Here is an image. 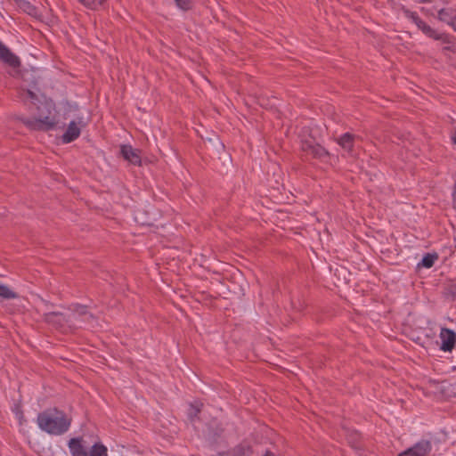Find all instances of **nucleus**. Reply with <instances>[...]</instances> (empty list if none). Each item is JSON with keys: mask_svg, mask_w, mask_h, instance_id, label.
I'll return each instance as SVG.
<instances>
[{"mask_svg": "<svg viewBox=\"0 0 456 456\" xmlns=\"http://www.w3.org/2000/svg\"><path fill=\"white\" fill-rule=\"evenodd\" d=\"M20 97L26 103H30L28 109L31 112H33L34 110H37L33 118H19L28 128L47 132L56 126L58 122L53 115L54 106L51 101L45 100L41 102L37 94L30 90L23 91L20 94Z\"/></svg>", "mask_w": 456, "mask_h": 456, "instance_id": "obj_1", "label": "nucleus"}, {"mask_svg": "<svg viewBox=\"0 0 456 456\" xmlns=\"http://www.w3.org/2000/svg\"><path fill=\"white\" fill-rule=\"evenodd\" d=\"M37 423L39 428L52 436L65 434L71 425V419L57 408H49L38 413Z\"/></svg>", "mask_w": 456, "mask_h": 456, "instance_id": "obj_2", "label": "nucleus"}, {"mask_svg": "<svg viewBox=\"0 0 456 456\" xmlns=\"http://www.w3.org/2000/svg\"><path fill=\"white\" fill-rule=\"evenodd\" d=\"M43 320L47 324L52 325L56 330L61 331H67L77 328L71 315L61 312L45 313L43 314Z\"/></svg>", "mask_w": 456, "mask_h": 456, "instance_id": "obj_3", "label": "nucleus"}, {"mask_svg": "<svg viewBox=\"0 0 456 456\" xmlns=\"http://www.w3.org/2000/svg\"><path fill=\"white\" fill-rule=\"evenodd\" d=\"M301 150L306 155L323 162H325L330 157L329 151L321 144L317 143L314 138L302 141Z\"/></svg>", "mask_w": 456, "mask_h": 456, "instance_id": "obj_4", "label": "nucleus"}, {"mask_svg": "<svg viewBox=\"0 0 456 456\" xmlns=\"http://www.w3.org/2000/svg\"><path fill=\"white\" fill-rule=\"evenodd\" d=\"M86 123L84 122L82 118H79L77 121H71L64 134L61 135V141L63 143H69L77 139L81 134V128L85 127Z\"/></svg>", "mask_w": 456, "mask_h": 456, "instance_id": "obj_5", "label": "nucleus"}, {"mask_svg": "<svg viewBox=\"0 0 456 456\" xmlns=\"http://www.w3.org/2000/svg\"><path fill=\"white\" fill-rule=\"evenodd\" d=\"M432 444L428 440H421L411 448L401 452L398 456H428Z\"/></svg>", "mask_w": 456, "mask_h": 456, "instance_id": "obj_6", "label": "nucleus"}, {"mask_svg": "<svg viewBox=\"0 0 456 456\" xmlns=\"http://www.w3.org/2000/svg\"><path fill=\"white\" fill-rule=\"evenodd\" d=\"M439 338L442 341L440 349L452 352L456 346V332L449 328H441Z\"/></svg>", "mask_w": 456, "mask_h": 456, "instance_id": "obj_7", "label": "nucleus"}, {"mask_svg": "<svg viewBox=\"0 0 456 456\" xmlns=\"http://www.w3.org/2000/svg\"><path fill=\"white\" fill-rule=\"evenodd\" d=\"M427 37L435 40L442 41L444 44H452V37L446 33H438L436 29L428 25L424 20L417 26Z\"/></svg>", "mask_w": 456, "mask_h": 456, "instance_id": "obj_8", "label": "nucleus"}, {"mask_svg": "<svg viewBox=\"0 0 456 456\" xmlns=\"http://www.w3.org/2000/svg\"><path fill=\"white\" fill-rule=\"evenodd\" d=\"M0 60L12 68L20 66V58L0 41Z\"/></svg>", "mask_w": 456, "mask_h": 456, "instance_id": "obj_9", "label": "nucleus"}, {"mask_svg": "<svg viewBox=\"0 0 456 456\" xmlns=\"http://www.w3.org/2000/svg\"><path fill=\"white\" fill-rule=\"evenodd\" d=\"M437 19L454 29L456 25V8L451 6L442 8L437 12Z\"/></svg>", "mask_w": 456, "mask_h": 456, "instance_id": "obj_10", "label": "nucleus"}, {"mask_svg": "<svg viewBox=\"0 0 456 456\" xmlns=\"http://www.w3.org/2000/svg\"><path fill=\"white\" fill-rule=\"evenodd\" d=\"M120 153L126 160L129 161L133 165H141L142 159L139 150L134 149L131 145H122Z\"/></svg>", "mask_w": 456, "mask_h": 456, "instance_id": "obj_11", "label": "nucleus"}, {"mask_svg": "<svg viewBox=\"0 0 456 456\" xmlns=\"http://www.w3.org/2000/svg\"><path fill=\"white\" fill-rule=\"evenodd\" d=\"M68 446L71 456H88V452L83 445L82 437H74L69 439Z\"/></svg>", "mask_w": 456, "mask_h": 456, "instance_id": "obj_12", "label": "nucleus"}, {"mask_svg": "<svg viewBox=\"0 0 456 456\" xmlns=\"http://www.w3.org/2000/svg\"><path fill=\"white\" fill-rule=\"evenodd\" d=\"M358 138V136L350 134L345 133L340 137L336 139L338 144L343 148L347 152L351 153L354 151V140Z\"/></svg>", "mask_w": 456, "mask_h": 456, "instance_id": "obj_13", "label": "nucleus"}, {"mask_svg": "<svg viewBox=\"0 0 456 456\" xmlns=\"http://www.w3.org/2000/svg\"><path fill=\"white\" fill-rule=\"evenodd\" d=\"M68 309L70 312V314H69L71 315L72 320L75 323H76V321L81 322L82 319L84 317H86V315H87V312H88L86 305H79V304L71 305L69 306Z\"/></svg>", "mask_w": 456, "mask_h": 456, "instance_id": "obj_14", "label": "nucleus"}, {"mask_svg": "<svg viewBox=\"0 0 456 456\" xmlns=\"http://www.w3.org/2000/svg\"><path fill=\"white\" fill-rule=\"evenodd\" d=\"M202 406L203 403L198 401L190 403L187 415L192 425H195L200 419L199 414L201 411Z\"/></svg>", "mask_w": 456, "mask_h": 456, "instance_id": "obj_15", "label": "nucleus"}, {"mask_svg": "<svg viewBox=\"0 0 456 456\" xmlns=\"http://www.w3.org/2000/svg\"><path fill=\"white\" fill-rule=\"evenodd\" d=\"M224 429L216 422H212L208 426V430L204 434L205 437L211 441V442H216V440L221 436L223 434Z\"/></svg>", "mask_w": 456, "mask_h": 456, "instance_id": "obj_16", "label": "nucleus"}, {"mask_svg": "<svg viewBox=\"0 0 456 456\" xmlns=\"http://www.w3.org/2000/svg\"><path fill=\"white\" fill-rule=\"evenodd\" d=\"M85 7L91 10L105 9L107 7V0H77Z\"/></svg>", "mask_w": 456, "mask_h": 456, "instance_id": "obj_17", "label": "nucleus"}, {"mask_svg": "<svg viewBox=\"0 0 456 456\" xmlns=\"http://www.w3.org/2000/svg\"><path fill=\"white\" fill-rule=\"evenodd\" d=\"M88 456H108V449L102 443H95L88 452Z\"/></svg>", "mask_w": 456, "mask_h": 456, "instance_id": "obj_18", "label": "nucleus"}, {"mask_svg": "<svg viewBox=\"0 0 456 456\" xmlns=\"http://www.w3.org/2000/svg\"><path fill=\"white\" fill-rule=\"evenodd\" d=\"M348 444L356 450L361 449V436L358 432L352 431L346 435Z\"/></svg>", "mask_w": 456, "mask_h": 456, "instance_id": "obj_19", "label": "nucleus"}, {"mask_svg": "<svg viewBox=\"0 0 456 456\" xmlns=\"http://www.w3.org/2000/svg\"><path fill=\"white\" fill-rule=\"evenodd\" d=\"M251 454L252 448L248 444H239L232 452V456H250Z\"/></svg>", "mask_w": 456, "mask_h": 456, "instance_id": "obj_20", "label": "nucleus"}, {"mask_svg": "<svg viewBox=\"0 0 456 456\" xmlns=\"http://www.w3.org/2000/svg\"><path fill=\"white\" fill-rule=\"evenodd\" d=\"M19 297V295L12 291L8 286L0 283V299H13Z\"/></svg>", "mask_w": 456, "mask_h": 456, "instance_id": "obj_21", "label": "nucleus"}, {"mask_svg": "<svg viewBox=\"0 0 456 456\" xmlns=\"http://www.w3.org/2000/svg\"><path fill=\"white\" fill-rule=\"evenodd\" d=\"M437 259V255L436 254H426L422 260H421V265L426 268H430L434 265L435 261Z\"/></svg>", "mask_w": 456, "mask_h": 456, "instance_id": "obj_22", "label": "nucleus"}, {"mask_svg": "<svg viewBox=\"0 0 456 456\" xmlns=\"http://www.w3.org/2000/svg\"><path fill=\"white\" fill-rule=\"evenodd\" d=\"M403 12H404L405 16L408 19H410L416 26H419L421 23V21L423 20L414 12H411L410 10H404Z\"/></svg>", "mask_w": 456, "mask_h": 456, "instance_id": "obj_23", "label": "nucleus"}, {"mask_svg": "<svg viewBox=\"0 0 456 456\" xmlns=\"http://www.w3.org/2000/svg\"><path fill=\"white\" fill-rule=\"evenodd\" d=\"M177 6L184 11L191 8L190 0H175Z\"/></svg>", "mask_w": 456, "mask_h": 456, "instance_id": "obj_24", "label": "nucleus"}, {"mask_svg": "<svg viewBox=\"0 0 456 456\" xmlns=\"http://www.w3.org/2000/svg\"><path fill=\"white\" fill-rule=\"evenodd\" d=\"M23 8L26 12H28L29 15H36L37 14V9L35 6L30 4L29 3H25L23 5Z\"/></svg>", "mask_w": 456, "mask_h": 456, "instance_id": "obj_25", "label": "nucleus"}, {"mask_svg": "<svg viewBox=\"0 0 456 456\" xmlns=\"http://www.w3.org/2000/svg\"><path fill=\"white\" fill-rule=\"evenodd\" d=\"M94 320H95V318H94V314L87 312V315H86V317H84L81 322H88V323L92 324V322Z\"/></svg>", "mask_w": 456, "mask_h": 456, "instance_id": "obj_26", "label": "nucleus"}, {"mask_svg": "<svg viewBox=\"0 0 456 456\" xmlns=\"http://www.w3.org/2000/svg\"><path fill=\"white\" fill-rule=\"evenodd\" d=\"M449 292L453 296L456 297V280L453 281L448 288Z\"/></svg>", "mask_w": 456, "mask_h": 456, "instance_id": "obj_27", "label": "nucleus"}, {"mask_svg": "<svg viewBox=\"0 0 456 456\" xmlns=\"http://www.w3.org/2000/svg\"><path fill=\"white\" fill-rule=\"evenodd\" d=\"M17 416L20 419V423L22 424V420L24 419V415H23V412L21 411H17Z\"/></svg>", "mask_w": 456, "mask_h": 456, "instance_id": "obj_28", "label": "nucleus"}, {"mask_svg": "<svg viewBox=\"0 0 456 456\" xmlns=\"http://www.w3.org/2000/svg\"><path fill=\"white\" fill-rule=\"evenodd\" d=\"M452 140L453 143L456 144V131L453 132V134L452 135Z\"/></svg>", "mask_w": 456, "mask_h": 456, "instance_id": "obj_29", "label": "nucleus"}, {"mask_svg": "<svg viewBox=\"0 0 456 456\" xmlns=\"http://www.w3.org/2000/svg\"><path fill=\"white\" fill-rule=\"evenodd\" d=\"M264 456H274V454L273 452H271L270 451H266V452L264 454Z\"/></svg>", "mask_w": 456, "mask_h": 456, "instance_id": "obj_30", "label": "nucleus"}, {"mask_svg": "<svg viewBox=\"0 0 456 456\" xmlns=\"http://www.w3.org/2000/svg\"><path fill=\"white\" fill-rule=\"evenodd\" d=\"M432 0H418L419 3L426 4V3H431Z\"/></svg>", "mask_w": 456, "mask_h": 456, "instance_id": "obj_31", "label": "nucleus"}]
</instances>
